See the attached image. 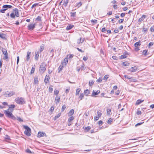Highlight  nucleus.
<instances>
[{
	"instance_id": "1",
	"label": "nucleus",
	"mask_w": 154,
	"mask_h": 154,
	"mask_svg": "<svg viewBox=\"0 0 154 154\" xmlns=\"http://www.w3.org/2000/svg\"><path fill=\"white\" fill-rule=\"evenodd\" d=\"M4 112L8 117L11 118L15 120L16 119V118L8 110H4Z\"/></svg>"
},
{
	"instance_id": "2",
	"label": "nucleus",
	"mask_w": 154,
	"mask_h": 154,
	"mask_svg": "<svg viewBox=\"0 0 154 154\" xmlns=\"http://www.w3.org/2000/svg\"><path fill=\"white\" fill-rule=\"evenodd\" d=\"M46 67V65L45 63H42L40 67L39 72L41 74L43 73L45 70Z\"/></svg>"
},
{
	"instance_id": "3",
	"label": "nucleus",
	"mask_w": 154,
	"mask_h": 154,
	"mask_svg": "<svg viewBox=\"0 0 154 154\" xmlns=\"http://www.w3.org/2000/svg\"><path fill=\"white\" fill-rule=\"evenodd\" d=\"M23 128L26 130L24 131V134L27 136H30L31 135L30 134L31 132L30 128L29 127L26 125H24Z\"/></svg>"
},
{
	"instance_id": "4",
	"label": "nucleus",
	"mask_w": 154,
	"mask_h": 154,
	"mask_svg": "<svg viewBox=\"0 0 154 154\" xmlns=\"http://www.w3.org/2000/svg\"><path fill=\"white\" fill-rule=\"evenodd\" d=\"M15 101L18 104H23L25 103L24 98L22 97H17L15 99Z\"/></svg>"
},
{
	"instance_id": "5",
	"label": "nucleus",
	"mask_w": 154,
	"mask_h": 154,
	"mask_svg": "<svg viewBox=\"0 0 154 154\" xmlns=\"http://www.w3.org/2000/svg\"><path fill=\"white\" fill-rule=\"evenodd\" d=\"M4 94L5 97H9L15 94V93L14 91H11L10 92L8 91H7L5 92Z\"/></svg>"
},
{
	"instance_id": "6",
	"label": "nucleus",
	"mask_w": 154,
	"mask_h": 154,
	"mask_svg": "<svg viewBox=\"0 0 154 154\" xmlns=\"http://www.w3.org/2000/svg\"><path fill=\"white\" fill-rule=\"evenodd\" d=\"M2 51L3 54L5 55L3 58L4 60H6L8 58V54L5 48H2Z\"/></svg>"
},
{
	"instance_id": "7",
	"label": "nucleus",
	"mask_w": 154,
	"mask_h": 154,
	"mask_svg": "<svg viewBox=\"0 0 154 154\" xmlns=\"http://www.w3.org/2000/svg\"><path fill=\"white\" fill-rule=\"evenodd\" d=\"M137 67L136 66L131 67L128 70L132 72H134L137 71Z\"/></svg>"
},
{
	"instance_id": "8",
	"label": "nucleus",
	"mask_w": 154,
	"mask_h": 154,
	"mask_svg": "<svg viewBox=\"0 0 154 154\" xmlns=\"http://www.w3.org/2000/svg\"><path fill=\"white\" fill-rule=\"evenodd\" d=\"M35 23L34 24H32L29 25L28 26V29L29 30H33L35 28Z\"/></svg>"
},
{
	"instance_id": "9",
	"label": "nucleus",
	"mask_w": 154,
	"mask_h": 154,
	"mask_svg": "<svg viewBox=\"0 0 154 154\" xmlns=\"http://www.w3.org/2000/svg\"><path fill=\"white\" fill-rule=\"evenodd\" d=\"M12 7V6L11 5H5L3 6L2 8L4 9L2 10H7L8 8H11Z\"/></svg>"
},
{
	"instance_id": "10",
	"label": "nucleus",
	"mask_w": 154,
	"mask_h": 154,
	"mask_svg": "<svg viewBox=\"0 0 154 154\" xmlns=\"http://www.w3.org/2000/svg\"><path fill=\"white\" fill-rule=\"evenodd\" d=\"M68 3V0H64L63 1L62 0L60 2V4H61L62 3H63V6L66 7L67 6V4Z\"/></svg>"
},
{
	"instance_id": "11",
	"label": "nucleus",
	"mask_w": 154,
	"mask_h": 154,
	"mask_svg": "<svg viewBox=\"0 0 154 154\" xmlns=\"http://www.w3.org/2000/svg\"><path fill=\"white\" fill-rule=\"evenodd\" d=\"M100 93V91L99 90H97L96 92H95L94 90L93 91V93L91 95L92 97H94V96L97 95H98Z\"/></svg>"
},
{
	"instance_id": "12",
	"label": "nucleus",
	"mask_w": 154,
	"mask_h": 154,
	"mask_svg": "<svg viewBox=\"0 0 154 154\" xmlns=\"http://www.w3.org/2000/svg\"><path fill=\"white\" fill-rule=\"evenodd\" d=\"M146 17V16L145 15H143L142 17L140 18L138 20V22H141Z\"/></svg>"
},
{
	"instance_id": "13",
	"label": "nucleus",
	"mask_w": 154,
	"mask_h": 154,
	"mask_svg": "<svg viewBox=\"0 0 154 154\" xmlns=\"http://www.w3.org/2000/svg\"><path fill=\"white\" fill-rule=\"evenodd\" d=\"M49 79H50L49 76L46 75L45 77V79L44 80V82L45 83V84H46L48 83V82L49 81Z\"/></svg>"
},
{
	"instance_id": "14",
	"label": "nucleus",
	"mask_w": 154,
	"mask_h": 154,
	"mask_svg": "<svg viewBox=\"0 0 154 154\" xmlns=\"http://www.w3.org/2000/svg\"><path fill=\"white\" fill-rule=\"evenodd\" d=\"M39 52V51L35 52V59L36 60H37L38 59Z\"/></svg>"
},
{
	"instance_id": "15",
	"label": "nucleus",
	"mask_w": 154,
	"mask_h": 154,
	"mask_svg": "<svg viewBox=\"0 0 154 154\" xmlns=\"http://www.w3.org/2000/svg\"><path fill=\"white\" fill-rule=\"evenodd\" d=\"M15 107L14 105L12 104L10 105L9 107V108L7 110H10L11 112H12L13 111V109H13Z\"/></svg>"
},
{
	"instance_id": "16",
	"label": "nucleus",
	"mask_w": 154,
	"mask_h": 154,
	"mask_svg": "<svg viewBox=\"0 0 154 154\" xmlns=\"http://www.w3.org/2000/svg\"><path fill=\"white\" fill-rule=\"evenodd\" d=\"M31 53V52L29 51H28L27 52L26 57V60L27 61H28L29 60L30 58Z\"/></svg>"
},
{
	"instance_id": "17",
	"label": "nucleus",
	"mask_w": 154,
	"mask_h": 154,
	"mask_svg": "<svg viewBox=\"0 0 154 154\" xmlns=\"http://www.w3.org/2000/svg\"><path fill=\"white\" fill-rule=\"evenodd\" d=\"M45 134L46 135V134H45V133H44L43 132H39L38 134V137H43Z\"/></svg>"
},
{
	"instance_id": "18",
	"label": "nucleus",
	"mask_w": 154,
	"mask_h": 154,
	"mask_svg": "<svg viewBox=\"0 0 154 154\" xmlns=\"http://www.w3.org/2000/svg\"><path fill=\"white\" fill-rule=\"evenodd\" d=\"M60 97L58 96H56L55 99V102L56 104H57L60 102Z\"/></svg>"
},
{
	"instance_id": "19",
	"label": "nucleus",
	"mask_w": 154,
	"mask_h": 154,
	"mask_svg": "<svg viewBox=\"0 0 154 154\" xmlns=\"http://www.w3.org/2000/svg\"><path fill=\"white\" fill-rule=\"evenodd\" d=\"M84 41V38H80L79 39L77 43L78 44H79L81 43H82Z\"/></svg>"
},
{
	"instance_id": "20",
	"label": "nucleus",
	"mask_w": 154,
	"mask_h": 154,
	"mask_svg": "<svg viewBox=\"0 0 154 154\" xmlns=\"http://www.w3.org/2000/svg\"><path fill=\"white\" fill-rule=\"evenodd\" d=\"M84 64H83V65H82L81 67H79V68L77 67V71L78 72H79L81 69V70L84 69Z\"/></svg>"
},
{
	"instance_id": "21",
	"label": "nucleus",
	"mask_w": 154,
	"mask_h": 154,
	"mask_svg": "<svg viewBox=\"0 0 154 154\" xmlns=\"http://www.w3.org/2000/svg\"><path fill=\"white\" fill-rule=\"evenodd\" d=\"M74 110L73 109H71L69 112L68 113V116H72V115L74 114Z\"/></svg>"
},
{
	"instance_id": "22",
	"label": "nucleus",
	"mask_w": 154,
	"mask_h": 154,
	"mask_svg": "<svg viewBox=\"0 0 154 154\" xmlns=\"http://www.w3.org/2000/svg\"><path fill=\"white\" fill-rule=\"evenodd\" d=\"M68 62V59L65 58L63 61V65H66Z\"/></svg>"
},
{
	"instance_id": "23",
	"label": "nucleus",
	"mask_w": 154,
	"mask_h": 154,
	"mask_svg": "<svg viewBox=\"0 0 154 154\" xmlns=\"http://www.w3.org/2000/svg\"><path fill=\"white\" fill-rule=\"evenodd\" d=\"M126 78H127L128 79H130V80L132 82H135V79H132L128 75H126Z\"/></svg>"
},
{
	"instance_id": "24",
	"label": "nucleus",
	"mask_w": 154,
	"mask_h": 154,
	"mask_svg": "<svg viewBox=\"0 0 154 154\" xmlns=\"http://www.w3.org/2000/svg\"><path fill=\"white\" fill-rule=\"evenodd\" d=\"M84 93L86 96H88L90 94V91L88 89H86L84 91Z\"/></svg>"
},
{
	"instance_id": "25",
	"label": "nucleus",
	"mask_w": 154,
	"mask_h": 154,
	"mask_svg": "<svg viewBox=\"0 0 154 154\" xmlns=\"http://www.w3.org/2000/svg\"><path fill=\"white\" fill-rule=\"evenodd\" d=\"M74 26L73 25H69L67 26L66 28V29L67 30H69L71 29Z\"/></svg>"
},
{
	"instance_id": "26",
	"label": "nucleus",
	"mask_w": 154,
	"mask_h": 154,
	"mask_svg": "<svg viewBox=\"0 0 154 154\" xmlns=\"http://www.w3.org/2000/svg\"><path fill=\"white\" fill-rule=\"evenodd\" d=\"M80 91H81V89L80 88H79L77 89H76V93H75V95L76 96L78 95L79 94Z\"/></svg>"
},
{
	"instance_id": "27",
	"label": "nucleus",
	"mask_w": 154,
	"mask_h": 154,
	"mask_svg": "<svg viewBox=\"0 0 154 154\" xmlns=\"http://www.w3.org/2000/svg\"><path fill=\"white\" fill-rule=\"evenodd\" d=\"M84 95L83 93H81L80 94V96L79 97V100H81L84 97Z\"/></svg>"
},
{
	"instance_id": "28",
	"label": "nucleus",
	"mask_w": 154,
	"mask_h": 154,
	"mask_svg": "<svg viewBox=\"0 0 154 154\" xmlns=\"http://www.w3.org/2000/svg\"><path fill=\"white\" fill-rule=\"evenodd\" d=\"M140 45V41L139 42L135 43L134 44V46L135 47H137L138 46Z\"/></svg>"
},
{
	"instance_id": "29",
	"label": "nucleus",
	"mask_w": 154,
	"mask_h": 154,
	"mask_svg": "<svg viewBox=\"0 0 154 154\" xmlns=\"http://www.w3.org/2000/svg\"><path fill=\"white\" fill-rule=\"evenodd\" d=\"M94 81L93 80H91L89 81V85L90 86H91L94 83Z\"/></svg>"
},
{
	"instance_id": "30",
	"label": "nucleus",
	"mask_w": 154,
	"mask_h": 154,
	"mask_svg": "<svg viewBox=\"0 0 154 154\" xmlns=\"http://www.w3.org/2000/svg\"><path fill=\"white\" fill-rule=\"evenodd\" d=\"M91 22L93 23L92 24H97V20H91Z\"/></svg>"
},
{
	"instance_id": "31",
	"label": "nucleus",
	"mask_w": 154,
	"mask_h": 154,
	"mask_svg": "<svg viewBox=\"0 0 154 154\" xmlns=\"http://www.w3.org/2000/svg\"><path fill=\"white\" fill-rule=\"evenodd\" d=\"M39 6L38 3H35L33 4V6L36 7V8H35V10L36 8L38 9V7Z\"/></svg>"
},
{
	"instance_id": "32",
	"label": "nucleus",
	"mask_w": 154,
	"mask_h": 154,
	"mask_svg": "<svg viewBox=\"0 0 154 154\" xmlns=\"http://www.w3.org/2000/svg\"><path fill=\"white\" fill-rule=\"evenodd\" d=\"M14 14L17 17H18L19 16V12L18 10H14Z\"/></svg>"
},
{
	"instance_id": "33",
	"label": "nucleus",
	"mask_w": 154,
	"mask_h": 154,
	"mask_svg": "<svg viewBox=\"0 0 154 154\" xmlns=\"http://www.w3.org/2000/svg\"><path fill=\"white\" fill-rule=\"evenodd\" d=\"M74 119V118L72 116H71L70 118H69L68 119V121L69 122H70L72 121Z\"/></svg>"
},
{
	"instance_id": "34",
	"label": "nucleus",
	"mask_w": 154,
	"mask_h": 154,
	"mask_svg": "<svg viewBox=\"0 0 154 154\" xmlns=\"http://www.w3.org/2000/svg\"><path fill=\"white\" fill-rule=\"evenodd\" d=\"M113 121V119L112 118H110L107 121V123L109 124H111V123Z\"/></svg>"
},
{
	"instance_id": "35",
	"label": "nucleus",
	"mask_w": 154,
	"mask_h": 154,
	"mask_svg": "<svg viewBox=\"0 0 154 154\" xmlns=\"http://www.w3.org/2000/svg\"><path fill=\"white\" fill-rule=\"evenodd\" d=\"M143 101H142L141 100H138L136 101V104L137 105L139 104H140L141 103L143 102Z\"/></svg>"
},
{
	"instance_id": "36",
	"label": "nucleus",
	"mask_w": 154,
	"mask_h": 154,
	"mask_svg": "<svg viewBox=\"0 0 154 154\" xmlns=\"http://www.w3.org/2000/svg\"><path fill=\"white\" fill-rule=\"evenodd\" d=\"M59 93V91L57 90H55L54 91V94L56 95V96H58V94Z\"/></svg>"
},
{
	"instance_id": "37",
	"label": "nucleus",
	"mask_w": 154,
	"mask_h": 154,
	"mask_svg": "<svg viewBox=\"0 0 154 154\" xmlns=\"http://www.w3.org/2000/svg\"><path fill=\"white\" fill-rule=\"evenodd\" d=\"M72 17H75L76 12H71L70 13Z\"/></svg>"
},
{
	"instance_id": "38",
	"label": "nucleus",
	"mask_w": 154,
	"mask_h": 154,
	"mask_svg": "<svg viewBox=\"0 0 154 154\" xmlns=\"http://www.w3.org/2000/svg\"><path fill=\"white\" fill-rule=\"evenodd\" d=\"M148 51L147 50H144L143 52V54L145 55H147L148 54L147 53Z\"/></svg>"
},
{
	"instance_id": "39",
	"label": "nucleus",
	"mask_w": 154,
	"mask_h": 154,
	"mask_svg": "<svg viewBox=\"0 0 154 154\" xmlns=\"http://www.w3.org/2000/svg\"><path fill=\"white\" fill-rule=\"evenodd\" d=\"M61 113H59L56 116L54 117V120H56L61 115Z\"/></svg>"
},
{
	"instance_id": "40",
	"label": "nucleus",
	"mask_w": 154,
	"mask_h": 154,
	"mask_svg": "<svg viewBox=\"0 0 154 154\" xmlns=\"http://www.w3.org/2000/svg\"><path fill=\"white\" fill-rule=\"evenodd\" d=\"M35 20L38 21H41V17L40 16H38L36 18Z\"/></svg>"
},
{
	"instance_id": "41",
	"label": "nucleus",
	"mask_w": 154,
	"mask_h": 154,
	"mask_svg": "<svg viewBox=\"0 0 154 154\" xmlns=\"http://www.w3.org/2000/svg\"><path fill=\"white\" fill-rule=\"evenodd\" d=\"M44 46L43 45L41 46L40 48V51L41 52H42L44 50Z\"/></svg>"
},
{
	"instance_id": "42",
	"label": "nucleus",
	"mask_w": 154,
	"mask_h": 154,
	"mask_svg": "<svg viewBox=\"0 0 154 154\" xmlns=\"http://www.w3.org/2000/svg\"><path fill=\"white\" fill-rule=\"evenodd\" d=\"M107 115H109L110 114V112H111V109H107Z\"/></svg>"
},
{
	"instance_id": "43",
	"label": "nucleus",
	"mask_w": 154,
	"mask_h": 154,
	"mask_svg": "<svg viewBox=\"0 0 154 154\" xmlns=\"http://www.w3.org/2000/svg\"><path fill=\"white\" fill-rule=\"evenodd\" d=\"M63 68V65H60V66H59V67L58 68V70H59V71L60 72V71H61V70H62Z\"/></svg>"
},
{
	"instance_id": "44",
	"label": "nucleus",
	"mask_w": 154,
	"mask_h": 154,
	"mask_svg": "<svg viewBox=\"0 0 154 154\" xmlns=\"http://www.w3.org/2000/svg\"><path fill=\"white\" fill-rule=\"evenodd\" d=\"M11 17L13 18H14L15 17V15L14 14V12L12 13L10 15Z\"/></svg>"
},
{
	"instance_id": "45",
	"label": "nucleus",
	"mask_w": 154,
	"mask_h": 154,
	"mask_svg": "<svg viewBox=\"0 0 154 154\" xmlns=\"http://www.w3.org/2000/svg\"><path fill=\"white\" fill-rule=\"evenodd\" d=\"M35 70V67H32V68L31 71V73L32 74L34 72Z\"/></svg>"
},
{
	"instance_id": "46",
	"label": "nucleus",
	"mask_w": 154,
	"mask_h": 154,
	"mask_svg": "<svg viewBox=\"0 0 154 154\" xmlns=\"http://www.w3.org/2000/svg\"><path fill=\"white\" fill-rule=\"evenodd\" d=\"M16 119H17L20 122H23V120L20 118V117H17V118H16Z\"/></svg>"
},
{
	"instance_id": "47",
	"label": "nucleus",
	"mask_w": 154,
	"mask_h": 154,
	"mask_svg": "<svg viewBox=\"0 0 154 154\" xmlns=\"http://www.w3.org/2000/svg\"><path fill=\"white\" fill-rule=\"evenodd\" d=\"M66 106L65 105H63V106H62V109H61L62 111L63 112L64 110V109H66Z\"/></svg>"
},
{
	"instance_id": "48",
	"label": "nucleus",
	"mask_w": 154,
	"mask_h": 154,
	"mask_svg": "<svg viewBox=\"0 0 154 154\" xmlns=\"http://www.w3.org/2000/svg\"><path fill=\"white\" fill-rule=\"evenodd\" d=\"M102 115V113L101 112L98 111L97 112V116L100 117Z\"/></svg>"
},
{
	"instance_id": "49",
	"label": "nucleus",
	"mask_w": 154,
	"mask_h": 154,
	"mask_svg": "<svg viewBox=\"0 0 154 154\" xmlns=\"http://www.w3.org/2000/svg\"><path fill=\"white\" fill-rule=\"evenodd\" d=\"M38 82V78L37 77H35L34 78V82L35 83H37Z\"/></svg>"
},
{
	"instance_id": "50",
	"label": "nucleus",
	"mask_w": 154,
	"mask_h": 154,
	"mask_svg": "<svg viewBox=\"0 0 154 154\" xmlns=\"http://www.w3.org/2000/svg\"><path fill=\"white\" fill-rule=\"evenodd\" d=\"M91 129V127L90 126H88L86 127H85V129L87 131H88L89 130H90Z\"/></svg>"
},
{
	"instance_id": "51",
	"label": "nucleus",
	"mask_w": 154,
	"mask_h": 154,
	"mask_svg": "<svg viewBox=\"0 0 154 154\" xmlns=\"http://www.w3.org/2000/svg\"><path fill=\"white\" fill-rule=\"evenodd\" d=\"M102 80L101 78H99V79L97 80L96 82H97L100 83L102 82Z\"/></svg>"
},
{
	"instance_id": "52",
	"label": "nucleus",
	"mask_w": 154,
	"mask_h": 154,
	"mask_svg": "<svg viewBox=\"0 0 154 154\" xmlns=\"http://www.w3.org/2000/svg\"><path fill=\"white\" fill-rule=\"evenodd\" d=\"M120 58L121 59H122L125 58V55L124 54L122 55L120 57Z\"/></svg>"
},
{
	"instance_id": "53",
	"label": "nucleus",
	"mask_w": 154,
	"mask_h": 154,
	"mask_svg": "<svg viewBox=\"0 0 154 154\" xmlns=\"http://www.w3.org/2000/svg\"><path fill=\"white\" fill-rule=\"evenodd\" d=\"M48 89L49 92H50L51 93L53 91V88H52L49 87V88Z\"/></svg>"
},
{
	"instance_id": "54",
	"label": "nucleus",
	"mask_w": 154,
	"mask_h": 154,
	"mask_svg": "<svg viewBox=\"0 0 154 154\" xmlns=\"http://www.w3.org/2000/svg\"><path fill=\"white\" fill-rule=\"evenodd\" d=\"M150 30L152 32L154 31V26H152L151 27Z\"/></svg>"
},
{
	"instance_id": "55",
	"label": "nucleus",
	"mask_w": 154,
	"mask_h": 154,
	"mask_svg": "<svg viewBox=\"0 0 154 154\" xmlns=\"http://www.w3.org/2000/svg\"><path fill=\"white\" fill-rule=\"evenodd\" d=\"M99 117L98 116H95V117L94 118V121H97V120H98L99 119Z\"/></svg>"
},
{
	"instance_id": "56",
	"label": "nucleus",
	"mask_w": 154,
	"mask_h": 154,
	"mask_svg": "<svg viewBox=\"0 0 154 154\" xmlns=\"http://www.w3.org/2000/svg\"><path fill=\"white\" fill-rule=\"evenodd\" d=\"M103 124V122L101 120H100L99 121L98 125H100V126L101 125H102Z\"/></svg>"
},
{
	"instance_id": "57",
	"label": "nucleus",
	"mask_w": 154,
	"mask_h": 154,
	"mask_svg": "<svg viewBox=\"0 0 154 154\" xmlns=\"http://www.w3.org/2000/svg\"><path fill=\"white\" fill-rule=\"evenodd\" d=\"M108 78V75H105L103 79V80H106Z\"/></svg>"
},
{
	"instance_id": "58",
	"label": "nucleus",
	"mask_w": 154,
	"mask_h": 154,
	"mask_svg": "<svg viewBox=\"0 0 154 154\" xmlns=\"http://www.w3.org/2000/svg\"><path fill=\"white\" fill-rule=\"evenodd\" d=\"M5 138L7 139H8V140H10V137L8 135H6L5 136Z\"/></svg>"
},
{
	"instance_id": "59",
	"label": "nucleus",
	"mask_w": 154,
	"mask_h": 154,
	"mask_svg": "<svg viewBox=\"0 0 154 154\" xmlns=\"http://www.w3.org/2000/svg\"><path fill=\"white\" fill-rule=\"evenodd\" d=\"M143 122H142V123L140 122V123H138L135 125V126L137 127V126H138V125H141L143 123Z\"/></svg>"
},
{
	"instance_id": "60",
	"label": "nucleus",
	"mask_w": 154,
	"mask_h": 154,
	"mask_svg": "<svg viewBox=\"0 0 154 154\" xmlns=\"http://www.w3.org/2000/svg\"><path fill=\"white\" fill-rule=\"evenodd\" d=\"M26 152L27 153H31V151L29 149H27L26 150Z\"/></svg>"
},
{
	"instance_id": "61",
	"label": "nucleus",
	"mask_w": 154,
	"mask_h": 154,
	"mask_svg": "<svg viewBox=\"0 0 154 154\" xmlns=\"http://www.w3.org/2000/svg\"><path fill=\"white\" fill-rule=\"evenodd\" d=\"M88 59V57H87L84 56L83 58V60L85 61H86Z\"/></svg>"
},
{
	"instance_id": "62",
	"label": "nucleus",
	"mask_w": 154,
	"mask_h": 154,
	"mask_svg": "<svg viewBox=\"0 0 154 154\" xmlns=\"http://www.w3.org/2000/svg\"><path fill=\"white\" fill-rule=\"evenodd\" d=\"M153 44V42H151L149 43V47L151 46H152Z\"/></svg>"
},
{
	"instance_id": "63",
	"label": "nucleus",
	"mask_w": 154,
	"mask_h": 154,
	"mask_svg": "<svg viewBox=\"0 0 154 154\" xmlns=\"http://www.w3.org/2000/svg\"><path fill=\"white\" fill-rule=\"evenodd\" d=\"M106 30L105 28V27H103V28H102V29L101 30V31L102 32H105Z\"/></svg>"
},
{
	"instance_id": "64",
	"label": "nucleus",
	"mask_w": 154,
	"mask_h": 154,
	"mask_svg": "<svg viewBox=\"0 0 154 154\" xmlns=\"http://www.w3.org/2000/svg\"><path fill=\"white\" fill-rule=\"evenodd\" d=\"M4 34H0V37L4 38H5V37H3Z\"/></svg>"
}]
</instances>
